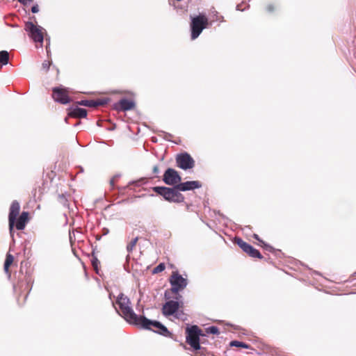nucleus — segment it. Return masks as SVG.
Wrapping results in <instances>:
<instances>
[{
    "label": "nucleus",
    "instance_id": "obj_1",
    "mask_svg": "<svg viewBox=\"0 0 356 356\" xmlns=\"http://www.w3.org/2000/svg\"><path fill=\"white\" fill-rule=\"evenodd\" d=\"M116 304L119 307V310L115 308L116 312L129 324L147 330H152L151 328V326H152L156 329L154 331L158 334L165 337L170 334L167 327L160 322L149 320L143 316L137 315L131 307L130 299L122 293L118 296Z\"/></svg>",
    "mask_w": 356,
    "mask_h": 356
},
{
    "label": "nucleus",
    "instance_id": "obj_2",
    "mask_svg": "<svg viewBox=\"0 0 356 356\" xmlns=\"http://www.w3.org/2000/svg\"><path fill=\"white\" fill-rule=\"evenodd\" d=\"M191 39L195 40L201 34L204 29H207L211 22H209L208 17L204 14L191 17Z\"/></svg>",
    "mask_w": 356,
    "mask_h": 356
},
{
    "label": "nucleus",
    "instance_id": "obj_3",
    "mask_svg": "<svg viewBox=\"0 0 356 356\" xmlns=\"http://www.w3.org/2000/svg\"><path fill=\"white\" fill-rule=\"evenodd\" d=\"M31 215L29 211H23L20 213V204L14 200L9 208L8 222H27L31 218Z\"/></svg>",
    "mask_w": 356,
    "mask_h": 356
},
{
    "label": "nucleus",
    "instance_id": "obj_4",
    "mask_svg": "<svg viewBox=\"0 0 356 356\" xmlns=\"http://www.w3.org/2000/svg\"><path fill=\"white\" fill-rule=\"evenodd\" d=\"M153 191L162 195L168 202L179 203L184 202V195L177 188V186L174 188L156 186L153 188Z\"/></svg>",
    "mask_w": 356,
    "mask_h": 356
},
{
    "label": "nucleus",
    "instance_id": "obj_5",
    "mask_svg": "<svg viewBox=\"0 0 356 356\" xmlns=\"http://www.w3.org/2000/svg\"><path fill=\"white\" fill-rule=\"evenodd\" d=\"M186 332L187 343H188L193 350H200L201 348L200 344V336L202 335L201 330L197 325H192L187 327Z\"/></svg>",
    "mask_w": 356,
    "mask_h": 356
},
{
    "label": "nucleus",
    "instance_id": "obj_6",
    "mask_svg": "<svg viewBox=\"0 0 356 356\" xmlns=\"http://www.w3.org/2000/svg\"><path fill=\"white\" fill-rule=\"evenodd\" d=\"M24 29L35 42H43L44 29L41 26L35 25L32 22H27L25 24Z\"/></svg>",
    "mask_w": 356,
    "mask_h": 356
},
{
    "label": "nucleus",
    "instance_id": "obj_7",
    "mask_svg": "<svg viewBox=\"0 0 356 356\" xmlns=\"http://www.w3.org/2000/svg\"><path fill=\"white\" fill-rule=\"evenodd\" d=\"M170 283L171 291L173 293H177L186 287L188 280L186 278H184L177 271H174L170 277Z\"/></svg>",
    "mask_w": 356,
    "mask_h": 356
},
{
    "label": "nucleus",
    "instance_id": "obj_8",
    "mask_svg": "<svg viewBox=\"0 0 356 356\" xmlns=\"http://www.w3.org/2000/svg\"><path fill=\"white\" fill-rule=\"evenodd\" d=\"M234 243H236L240 247V248L249 257L258 259L263 258L262 255L258 250L255 249L249 243L243 241L241 238L235 237Z\"/></svg>",
    "mask_w": 356,
    "mask_h": 356
},
{
    "label": "nucleus",
    "instance_id": "obj_9",
    "mask_svg": "<svg viewBox=\"0 0 356 356\" xmlns=\"http://www.w3.org/2000/svg\"><path fill=\"white\" fill-rule=\"evenodd\" d=\"M176 163L177 167L185 170L191 169L195 165L194 159L186 152L177 155Z\"/></svg>",
    "mask_w": 356,
    "mask_h": 356
},
{
    "label": "nucleus",
    "instance_id": "obj_10",
    "mask_svg": "<svg viewBox=\"0 0 356 356\" xmlns=\"http://www.w3.org/2000/svg\"><path fill=\"white\" fill-rule=\"evenodd\" d=\"M52 98L55 102L61 104H67L71 102L69 92L65 88H54L52 89Z\"/></svg>",
    "mask_w": 356,
    "mask_h": 356
},
{
    "label": "nucleus",
    "instance_id": "obj_11",
    "mask_svg": "<svg viewBox=\"0 0 356 356\" xmlns=\"http://www.w3.org/2000/svg\"><path fill=\"white\" fill-rule=\"evenodd\" d=\"M163 180L168 185H175L176 186L181 182V178L175 169L168 168L163 175Z\"/></svg>",
    "mask_w": 356,
    "mask_h": 356
},
{
    "label": "nucleus",
    "instance_id": "obj_12",
    "mask_svg": "<svg viewBox=\"0 0 356 356\" xmlns=\"http://www.w3.org/2000/svg\"><path fill=\"white\" fill-rule=\"evenodd\" d=\"M179 308V303L177 301L169 300L163 305L162 312L163 314L165 316L175 315L177 318H178L176 312L178 311Z\"/></svg>",
    "mask_w": 356,
    "mask_h": 356
},
{
    "label": "nucleus",
    "instance_id": "obj_13",
    "mask_svg": "<svg viewBox=\"0 0 356 356\" xmlns=\"http://www.w3.org/2000/svg\"><path fill=\"white\" fill-rule=\"evenodd\" d=\"M108 100L106 98L99 99H86L78 102L79 105L90 107V108H96L99 106L105 105L108 103Z\"/></svg>",
    "mask_w": 356,
    "mask_h": 356
},
{
    "label": "nucleus",
    "instance_id": "obj_14",
    "mask_svg": "<svg viewBox=\"0 0 356 356\" xmlns=\"http://www.w3.org/2000/svg\"><path fill=\"white\" fill-rule=\"evenodd\" d=\"M201 187V184L197 181H188L184 183L179 182L177 188L180 191H186Z\"/></svg>",
    "mask_w": 356,
    "mask_h": 356
},
{
    "label": "nucleus",
    "instance_id": "obj_15",
    "mask_svg": "<svg viewBox=\"0 0 356 356\" xmlns=\"http://www.w3.org/2000/svg\"><path fill=\"white\" fill-rule=\"evenodd\" d=\"M135 107V103L132 100L122 99L116 105V108L122 111H129Z\"/></svg>",
    "mask_w": 356,
    "mask_h": 356
},
{
    "label": "nucleus",
    "instance_id": "obj_16",
    "mask_svg": "<svg viewBox=\"0 0 356 356\" xmlns=\"http://www.w3.org/2000/svg\"><path fill=\"white\" fill-rule=\"evenodd\" d=\"M68 115L74 118H84L87 116V111L84 108L76 107L70 110Z\"/></svg>",
    "mask_w": 356,
    "mask_h": 356
},
{
    "label": "nucleus",
    "instance_id": "obj_17",
    "mask_svg": "<svg viewBox=\"0 0 356 356\" xmlns=\"http://www.w3.org/2000/svg\"><path fill=\"white\" fill-rule=\"evenodd\" d=\"M26 224H9L10 236L14 238L15 231H22L25 229Z\"/></svg>",
    "mask_w": 356,
    "mask_h": 356
},
{
    "label": "nucleus",
    "instance_id": "obj_18",
    "mask_svg": "<svg viewBox=\"0 0 356 356\" xmlns=\"http://www.w3.org/2000/svg\"><path fill=\"white\" fill-rule=\"evenodd\" d=\"M9 61V54L7 51H0V64L1 65H5L8 63Z\"/></svg>",
    "mask_w": 356,
    "mask_h": 356
},
{
    "label": "nucleus",
    "instance_id": "obj_19",
    "mask_svg": "<svg viewBox=\"0 0 356 356\" xmlns=\"http://www.w3.org/2000/svg\"><path fill=\"white\" fill-rule=\"evenodd\" d=\"M13 259H14V258L10 254H8L6 255V261H5L4 266H3L4 271L6 273H9L8 268H9L10 266L11 265V264L13 262Z\"/></svg>",
    "mask_w": 356,
    "mask_h": 356
},
{
    "label": "nucleus",
    "instance_id": "obj_20",
    "mask_svg": "<svg viewBox=\"0 0 356 356\" xmlns=\"http://www.w3.org/2000/svg\"><path fill=\"white\" fill-rule=\"evenodd\" d=\"M253 237L257 239L260 245L264 247L266 250L269 251V252H272L273 250V248L272 246H270V245L266 243L264 241H263L262 240H261L259 238V236L256 234H253Z\"/></svg>",
    "mask_w": 356,
    "mask_h": 356
},
{
    "label": "nucleus",
    "instance_id": "obj_21",
    "mask_svg": "<svg viewBox=\"0 0 356 356\" xmlns=\"http://www.w3.org/2000/svg\"><path fill=\"white\" fill-rule=\"evenodd\" d=\"M229 345L230 346L241 347L246 349L250 348V346L248 344L238 341H232Z\"/></svg>",
    "mask_w": 356,
    "mask_h": 356
},
{
    "label": "nucleus",
    "instance_id": "obj_22",
    "mask_svg": "<svg viewBox=\"0 0 356 356\" xmlns=\"http://www.w3.org/2000/svg\"><path fill=\"white\" fill-rule=\"evenodd\" d=\"M138 240V236H136L127 245V250L128 252H131L133 250Z\"/></svg>",
    "mask_w": 356,
    "mask_h": 356
},
{
    "label": "nucleus",
    "instance_id": "obj_23",
    "mask_svg": "<svg viewBox=\"0 0 356 356\" xmlns=\"http://www.w3.org/2000/svg\"><path fill=\"white\" fill-rule=\"evenodd\" d=\"M165 264L163 263H161L153 269L152 273L154 274L159 273L165 270Z\"/></svg>",
    "mask_w": 356,
    "mask_h": 356
},
{
    "label": "nucleus",
    "instance_id": "obj_24",
    "mask_svg": "<svg viewBox=\"0 0 356 356\" xmlns=\"http://www.w3.org/2000/svg\"><path fill=\"white\" fill-rule=\"evenodd\" d=\"M206 332L208 334H219V330L216 326H210L206 329Z\"/></svg>",
    "mask_w": 356,
    "mask_h": 356
},
{
    "label": "nucleus",
    "instance_id": "obj_25",
    "mask_svg": "<svg viewBox=\"0 0 356 356\" xmlns=\"http://www.w3.org/2000/svg\"><path fill=\"white\" fill-rule=\"evenodd\" d=\"M91 263L95 270L97 272L98 264H99V261L97 257H94V255H92Z\"/></svg>",
    "mask_w": 356,
    "mask_h": 356
},
{
    "label": "nucleus",
    "instance_id": "obj_26",
    "mask_svg": "<svg viewBox=\"0 0 356 356\" xmlns=\"http://www.w3.org/2000/svg\"><path fill=\"white\" fill-rule=\"evenodd\" d=\"M50 65H51V62L49 60H44L42 63V67L45 72H47L49 69Z\"/></svg>",
    "mask_w": 356,
    "mask_h": 356
},
{
    "label": "nucleus",
    "instance_id": "obj_27",
    "mask_svg": "<svg viewBox=\"0 0 356 356\" xmlns=\"http://www.w3.org/2000/svg\"><path fill=\"white\" fill-rule=\"evenodd\" d=\"M213 22L214 21H218V22H223L224 21V17L223 16L219 15L217 12L215 15V19H213L212 20Z\"/></svg>",
    "mask_w": 356,
    "mask_h": 356
},
{
    "label": "nucleus",
    "instance_id": "obj_28",
    "mask_svg": "<svg viewBox=\"0 0 356 356\" xmlns=\"http://www.w3.org/2000/svg\"><path fill=\"white\" fill-rule=\"evenodd\" d=\"M31 11L33 13H36L39 11V8L38 5H35L31 8Z\"/></svg>",
    "mask_w": 356,
    "mask_h": 356
},
{
    "label": "nucleus",
    "instance_id": "obj_29",
    "mask_svg": "<svg viewBox=\"0 0 356 356\" xmlns=\"http://www.w3.org/2000/svg\"><path fill=\"white\" fill-rule=\"evenodd\" d=\"M266 10L268 11V12H273L274 10H275V7L272 4H270L268 5L267 7H266Z\"/></svg>",
    "mask_w": 356,
    "mask_h": 356
},
{
    "label": "nucleus",
    "instance_id": "obj_30",
    "mask_svg": "<svg viewBox=\"0 0 356 356\" xmlns=\"http://www.w3.org/2000/svg\"><path fill=\"white\" fill-rule=\"evenodd\" d=\"M152 171H153V173H154V174H155V175L159 174V169L158 165H154V166L153 167Z\"/></svg>",
    "mask_w": 356,
    "mask_h": 356
},
{
    "label": "nucleus",
    "instance_id": "obj_31",
    "mask_svg": "<svg viewBox=\"0 0 356 356\" xmlns=\"http://www.w3.org/2000/svg\"><path fill=\"white\" fill-rule=\"evenodd\" d=\"M22 4H26L28 1H32L33 0H17Z\"/></svg>",
    "mask_w": 356,
    "mask_h": 356
},
{
    "label": "nucleus",
    "instance_id": "obj_32",
    "mask_svg": "<svg viewBox=\"0 0 356 356\" xmlns=\"http://www.w3.org/2000/svg\"><path fill=\"white\" fill-rule=\"evenodd\" d=\"M110 184H111V186L112 187H113V186H114V184H115V178H114V177H113V178H112V179H111V181H110Z\"/></svg>",
    "mask_w": 356,
    "mask_h": 356
},
{
    "label": "nucleus",
    "instance_id": "obj_33",
    "mask_svg": "<svg viewBox=\"0 0 356 356\" xmlns=\"http://www.w3.org/2000/svg\"><path fill=\"white\" fill-rule=\"evenodd\" d=\"M245 229H250V226L249 225H246V226H245L244 228H242L243 231H245Z\"/></svg>",
    "mask_w": 356,
    "mask_h": 356
},
{
    "label": "nucleus",
    "instance_id": "obj_34",
    "mask_svg": "<svg viewBox=\"0 0 356 356\" xmlns=\"http://www.w3.org/2000/svg\"><path fill=\"white\" fill-rule=\"evenodd\" d=\"M104 230L105 231V232H104V235H105V234H107L108 233V229H104Z\"/></svg>",
    "mask_w": 356,
    "mask_h": 356
}]
</instances>
